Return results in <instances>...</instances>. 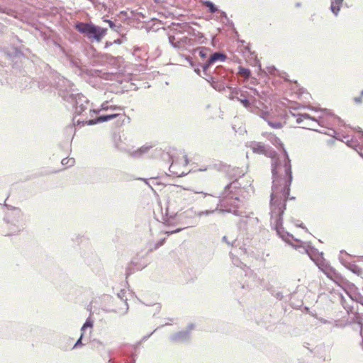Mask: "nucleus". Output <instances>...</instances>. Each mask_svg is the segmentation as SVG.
<instances>
[{
  "label": "nucleus",
  "mask_w": 363,
  "mask_h": 363,
  "mask_svg": "<svg viewBox=\"0 0 363 363\" xmlns=\"http://www.w3.org/2000/svg\"><path fill=\"white\" fill-rule=\"evenodd\" d=\"M286 172L289 174V179L281 180L279 184H274L271 194V219L274 221L277 228L282 226V216L286 209V201L289 196V186L292 179L290 169L286 168Z\"/></svg>",
  "instance_id": "1"
},
{
  "label": "nucleus",
  "mask_w": 363,
  "mask_h": 363,
  "mask_svg": "<svg viewBox=\"0 0 363 363\" xmlns=\"http://www.w3.org/2000/svg\"><path fill=\"white\" fill-rule=\"evenodd\" d=\"M75 28L79 33L86 34L89 38H93L97 42H100L107 32L106 28L97 27L90 23H79Z\"/></svg>",
  "instance_id": "2"
},
{
  "label": "nucleus",
  "mask_w": 363,
  "mask_h": 363,
  "mask_svg": "<svg viewBox=\"0 0 363 363\" xmlns=\"http://www.w3.org/2000/svg\"><path fill=\"white\" fill-rule=\"evenodd\" d=\"M125 116V114L124 112H123L122 113H111V114H108V115L101 116L95 120H89L88 121H83V123L90 125L96 124L98 123L108 121H110V120H112L114 118H118L117 123H118V125H121L124 123V117Z\"/></svg>",
  "instance_id": "3"
},
{
  "label": "nucleus",
  "mask_w": 363,
  "mask_h": 363,
  "mask_svg": "<svg viewBox=\"0 0 363 363\" xmlns=\"http://www.w3.org/2000/svg\"><path fill=\"white\" fill-rule=\"evenodd\" d=\"M196 43V38L184 36L177 40V48L186 50L189 47L194 46Z\"/></svg>",
  "instance_id": "4"
},
{
  "label": "nucleus",
  "mask_w": 363,
  "mask_h": 363,
  "mask_svg": "<svg viewBox=\"0 0 363 363\" xmlns=\"http://www.w3.org/2000/svg\"><path fill=\"white\" fill-rule=\"evenodd\" d=\"M250 147L254 153L263 154L265 155H268V148L263 143L252 142L250 145Z\"/></svg>",
  "instance_id": "5"
},
{
  "label": "nucleus",
  "mask_w": 363,
  "mask_h": 363,
  "mask_svg": "<svg viewBox=\"0 0 363 363\" xmlns=\"http://www.w3.org/2000/svg\"><path fill=\"white\" fill-rule=\"evenodd\" d=\"M330 1H331L330 9L335 15H337L338 12L340 10V7H341L343 0H330Z\"/></svg>",
  "instance_id": "6"
},
{
  "label": "nucleus",
  "mask_w": 363,
  "mask_h": 363,
  "mask_svg": "<svg viewBox=\"0 0 363 363\" xmlns=\"http://www.w3.org/2000/svg\"><path fill=\"white\" fill-rule=\"evenodd\" d=\"M305 121H307L308 122H309V121L316 122L317 121L314 118L311 117V116H309L307 113H302V114H299L297 116L296 122L298 123H301Z\"/></svg>",
  "instance_id": "7"
},
{
  "label": "nucleus",
  "mask_w": 363,
  "mask_h": 363,
  "mask_svg": "<svg viewBox=\"0 0 363 363\" xmlns=\"http://www.w3.org/2000/svg\"><path fill=\"white\" fill-rule=\"evenodd\" d=\"M74 163H75V160L72 157L64 158L61 161L62 166L63 167V168H62V169H66L68 167H71L74 166ZM60 170H61V169H60Z\"/></svg>",
  "instance_id": "8"
},
{
  "label": "nucleus",
  "mask_w": 363,
  "mask_h": 363,
  "mask_svg": "<svg viewBox=\"0 0 363 363\" xmlns=\"http://www.w3.org/2000/svg\"><path fill=\"white\" fill-rule=\"evenodd\" d=\"M225 58V55H223V54H220V53H218V52H216L214 54H213L211 57L209 58L208 60V65H211V64H213L215 62H216L217 60H224Z\"/></svg>",
  "instance_id": "9"
},
{
  "label": "nucleus",
  "mask_w": 363,
  "mask_h": 363,
  "mask_svg": "<svg viewBox=\"0 0 363 363\" xmlns=\"http://www.w3.org/2000/svg\"><path fill=\"white\" fill-rule=\"evenodd\" d=\"M238 74L245 77V79H247L250 76L251 72L247 68L239 67Z\"/></svg>",
  "instance_id": "10"
},
{
  "label": "nucleus",
  "mask_w": 363,
  "mask_h": 363,
  "mask_svg": "<svg viewBox=\"0 0 363 363\" xmlns=\"http://www.w3.org/2000/svg\"><path fill=\"white\" fill-rule=\"evenodd\" d=\"M203 4L208 9L211 13H214L218 11V8L211 1H205L202 2Z\"/></svg>",
  "instance_id": "11"
},
{
  "label": "nucleus",
  "mask_w": 363,
  "mask_h": 363,
  "mask_svg": "<svg viewBox=\"0 0 363 363\" xmlns=\"http://www.w3.org/2000/svg\"><path fill=\"white\" fill-rule=\"evenodd\" d=\"M177 164L176 162H172L169 167L170 171L173 174H175L178 177H182V175H184L185 174L184 172H178L177 170Z\"/></svg>",
  "instance_id": "12"
},
{
  "label": "nucleus",
  "mask_w": 363,
  "mask_h": 363,
  "mask_svg": "<svg viewBox=\"0 0 363 363\" xmlns=\"http://www.w3.org/2000/svg\"><path fill=\"white\" fill-rule=\"evenodd\" d=\"M93 327V320L89 318L86 319L85 323L83 325L82 328V333H84L85 330L87 328H92Z\"/></svg>",
  "instance_id": "13"
},
{
  "label": "nucleus",
  "mask_w": 363,
  "mask_h": 363,
  "mask_svg": "<svg viewBox=\"0 0 363 363\" xmlns=\"http://www.w3.org/2000/svg\"><path fill=\"white\" fill-rule=\"evenodd\" d=\"M179 39H177L174 36H172V35H170L169 37V43L172 44V45L174 48H177V40Z\"/></svg>",
  "instance_id": "14"
},
{
  "label": "nucleus",
  "mask_w": 363,
  "mask_h": 363,
  "mask_svg": "<svg viewBox=\"0 0 363 363\" xmlns=\"http://www.w3.org/2000/svg\"><path fill=\"white\" fill-rule=\"evenodd\" d=\"M268 124L273 128H281L282 127L281 123H272L271 121H268Z\"/></svg>",
  "instance_id": "15"
},
{
  "label": "nucleus",
  "mask_w": 363,
  "mask_h": 363,
  "mask_svg": "<svg viewBox=\"0 0 363 363\" xmlns=\"http://www.w3.org/2000/svg\"><path fill=\"white\" fill-rule=\"evenodd\" d=\"M239 101H240V103L245 107V108H248L250 106V103L249 101V100L246 99H239Z\"/></svg>",
  "instance_id": "16"
},
{
  "label": "nucleus",
  "mask_w": 363,
  "mask_h": 363,
  "mask_svg": "<svg viewBox=\"0 0 363 363\" xmlns=\"http://www.w3.org/2000/svg\"><path fill=\"white\" fill-rule=\"evenodd\" d=\"M83 111H84V108L82 107V105L76 106V112L78 114H81Z\"/></svg>",
  "instance_id": "17"
},
{
  "label": "nucleus",
  "mask_w": 363,
  "mask_h": 363,
  "mask_svg": "<svg viewBox=\"0 0 363 363\" xmlns=\"http://www.w3.org/2000/svg\"><path fill=\"white\" fill-rule=\"evenodd\" d=\"M101 109L102 110H108L109 109V106L108 105V102L107 101H106V102L102 104Z\"/></svg>",
  "instance_id": "18"
},
{
  "label": "nucleus",
  "mask_w": 363,
  "mask_h": 363,
  "mask_svg": "<svg viewBox=\"0 0 363 363\" xmlns=\"http://www.w3.org/2000/svg\"><path fill=\"white\" fill-rule=\"evenodd\" d=\"M109 109L123 111V108H121L120 106H109Z\"/></svg>",
  "instance_id": "19"
},
{
  "label": "nucleus",
  "mask_w": 363,
  "mask_h": 363,
  "mask_svg": "<svg viewBox=\"0 0 363 363\" xmlns=\"http://www.w3.org/2000/svg\"><path fill=\"white\" fill-rule=\"evenodd\" d=\"M354 101L357 103V104H360L362 100V97L359 96V97H354Z\"/></svg>",
  "instance_id": "20"
},
{
  "label": "nucleus",
  "mask_w": 363,
  "mask_h": 363,
  "mask_svg": "<svg viewBox=\"0 0 363 363\" xmlns=\"http://www.w3.org/2000/svg\"><path fill=\"white\" fill-rule=\"evenodd\" d=\"M106 21L108 23L110 28L113 29L115 28V24L111 21L107 20Z\"/></svg>",
  "instance_id": "21"
},
{
  "label": "nucleus",
  "mask_w": 363,
  "mask_h": 363,
  "mask_svg": "<svg viewBox=\"0 0 363 363\" xmlns=\"http://www.w3.org/2000/svg\"><path fill=\"white\" fill-rule=\"evenodd\" d=\"M84 333H82V335H81V337L80 338L77 340V342H76L74 347H77L78 345H79L81 344V341H82V336H83Z\"/></svg>",
  "instance_id": "22"
},
{
  "label": "nucleus",
  "mask_w": 363,
  "mask_h": 363,
  "mask_svg": "<svg viewBox=\"0 0 363 363\" xmlns=\"http://www.w3.org/2000/svg\"><path fill=\"white\" fill-rule=\"evenodd\" d=\"M199 55L201 57H206V53L204 52L203 50H200L199 52Z\"/></svg>",
  "instance_id": "23"
},
{
  "label": "nucleus",
  "mask_w": 363,
  "mask_h": 363,
  "mask_svg": "<svg viewBox=\"0 0 363 363\" xmlns=\"http://www.w3.org/2000/svg\"><path fill=\"white\" fill-rule=\"evenodd\" d=\"M302 6V4L301 2H297L295 4V7L296 8H300Z\"/></svg>",
  "instance_id": "24"
},
{
  "label": "nucleus",
  "mask_w": 363,
  "mask_h": 363,
  "mask_svg": "<svg viewBox=\"0 0 363 363\" xmlns=\"http://www.w3.org/2000/svg\"><path fill=\"white\" fill-rule=\"evenodd\" d=\"M268 154H269L270 155H272V154H274V152H272V153L268 152Z\"/></svg>",
  "instance_id": "25"
},
{
  "label": "nucleus",
  "mask_w": 363,
  "mask_h": 363,
  "mask_svg": "<svg viewBox=\"0 0 363 363\" xmlns=\"http://www.w3.org/2000/svg\"><path fill=\"white\" fill-rule=\"evenodd\" d=\"M306 126H311V124L309 123L306 124Z\"/></svg>",
  "instance_id": "26"
},
{
  "label": "nucleus",
  "mask_w": 363,
  "mask_h": 363,
  "mask_svg": "<svg viewBox=\"0 0 363 363\" xmlns=\"http://www.w3.org/2000/svg\"><path fill=\"white\" fill-rule=\"evenodd\" d=\"M362 95H363V91H362Z\"/></svg>",
  "instance_id": "27"
}]
</instances>
